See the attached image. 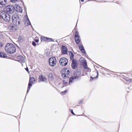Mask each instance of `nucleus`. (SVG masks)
<instances>
[{
	"label": "nucleus",
	"mask_w": 132,
	"mask_h": 132,
	"mask_svg": "<svg viewBox=\"0 0 132 132\" xmlns=\"http://www.w3.org/2000/svg\"><path fill=\"white\" fill-rule=\"evenodd\" d=\"M5 51L8 53L13 54L16 51V48L14 45L11 43H7L5 47Z\"/></svg>",
	"instance_id": "f257e3e1"
},
{
	"label": "nucleus",
	"mask_w": 132,
	"mask_h": 132,
	"mask_svg": "<svg viewBox=\"0 0 132 132\" xmlns=\"http://www.w3.org/2000/svg\"><path fill=\"white\" fill-rule=\"evenodd\" d=\"M2 18L6 22H8L10 20V16L9 13L5 12H2L0 13Z\"/></svg>",
	"instance_id": "f03ea898"
},
{
	"label": "nucleus",
	"mask_w": 132,
	"mask_h": 132,
	"mask_svg": "<svg viewBox=\"0 0 132 132\" xmlns=\"http://www.w3.org/2000/svg\"><path fill=\"white\" fill-rule=\"evenodd\" d=\"M12 21L14 24L18 25L20 24L18 15L17 14H15L12 16Z\"/></svg>",
	"instance_id": "7ed1b4c3"
},
{
	"label": "nucleus",
	"mask_w": 132,
	"mask_h": 132,
	"mask_svg": "<svg viewBox=\"0 0 132 132\" xmlns=\"http://www.w3.org/2000/svg\"><path fill=\"white\" fill-rule=\"evenodd\" d=\"M4 11L3 12H5L6 13H12L14 10V7L13 6L9 5L6 6L4 8Z\"/></svg>",
	"instance_id": "20e7f679"
},
{
	"label": "nucleus",
	"mask_w": 132,
	"mask_h": 132,
	"mask_svg": "<svg viewBox=\"0 0 132 132\" xmlns=\"http://www.w3.org/2000/svg\"><path fill=\"white\" fill-rule=\"evenodd\" d=\"M57 61L55 56H53L50 57L49 60V63L51 67H54L56 64Z\"/></svg>",
	"instance_id": "39448f33"
},
{
	"label": "nucleus",
	"mask_w": 132,
	"mask_h": 132,
	"mask_svg": "<svg viewBox=\"0 0 132 132\" xmlns=\"http://www.w3.org/2000/svg\"><path fill=\"white\" fill-rule=\"evenodd\" d=\"M68 60L65 57H62L61 58L59 61V62L61 65L65 66L68 63Z\"/></svg>",
	"instance_id": "423d86ee"
},
{
	"label": "nucleus",
	"mask_w": 132,
	"mask_h": 132,
	"mask_svg": "<svg viewBox=\"0 0 132 132\" xmlns=\"http://www.w3.org/2000/svg\"><path fill=\"white\" fill-rule=\"evenodd\" d=\"M35 80L34 78L31 77L30 78L27 89V92L29 91L32 85V84L34 83V82H35Z\"/></svg>",
	"instance_id": "0eeeda50"
},
{
	"label": "nucleus",
	"mask_w": 132,
	"mask_h": 132,
	"mask_svg": "<svg viewBox=\"0 0 132 132\" xmlns=\"http://www.w3.org/2000/svg\"><path fill=\"white\" fill-rule=\"evenodd\" d=\"M75 40L76 43L77 44H79L81 41V39L80 36H79V33L77 31L75 32Z\"/></svg>",
	"instance_id": "6e6552de"
},
{
	"label": "nucleus",
	"mask_w": 132,
	"mask_h": 132,
	"mask_svg": "<svg viewBox=\"0 0 132 132\" xmlns=\"http://www.w3.org/2000/svg\"><path fill=\"white\" fill-rule=\"evenodd\" d=\"M15 60L16 61L19 62L21 63L25 62V58L22 56L19 55L15 57Z\"/></svg>",
	"instance_id": "1a4fd4ad"
},
{
	"label": "nucleus",
	"mask_w": 132,
	"mask_h": 132,
	"mask_svg": "<svg viewBox=\"0 0 132 132\" xmlns=\"http://www.w3.org/2000/svg\"><path fill=\"white\" fill-rule=\"evenodd\" d=\"M61 74H66L67 75H70V71L67 68H65L61 70Z\"/></svg>",
	"instance_id": "9d476101"
},
{
	"label": "nucleus",
	"mask_w": 132,
	"mask_h": 132,
	"mask_svg": "<svg viewBox=\"0 0 132 132\" xmlns=\"http://www.w3.org/2000/svg\"><path fill=\"white\" fill-rule=\"evenodd\" d=\"M78 65L77 61L76 60L73 59L71 64V66L72 69H74L77 68Z\"/></svg>",
	"instance_id": "9b49d317"
},
{
	"label": "nucleus",
	"mask_w": 132,
	"mask_h": 132,
	"mask_svg": "<svg viewBox=\"0 0 132 132\" xmlns=\"http://www.w3.org/2000/svg\"><path fill=\"white\" fill-rule=\"evenodd\" d=\"M62 53L63 54H66L68 53V49L65 46L62 45L61 47Z\"/></svg>",
	"instance_id": "f8f14e48"
},
{
	"label": "nucleus",
	"mask_w": 132,
	"mask_h": 132,
	"mask_svg": "<svg viewBox=\"0 0 132 132\" xmlns=\"http://www.w3.org/2000/svg\"><path fill=\"white\" fill-rule=\"evenodd\" d=\"M48 79L51 81H54L55 78V76L51 73H49L47 76Z\"/></svg>",
	"instance_id": "ddd939ff"
},
{
	"label": "nucleus",
	"mask_w": 132,
	"mask_h": 132,
	"mask_svg": "<svg viewBox=\"0 0 132 132\" xmlns=\"http://www.w3.org/2000/svg\"><path fill=\"white\" fill-rule=\"evenodd\" d=\"M6 0H0V7L4 6L6 4Z\"/></svg>",
	"instance_id": "4468645a"
},
{
	"label": "nucleus",
	"mask_w": 132,
	"mask_h": 132,
	"mask_svg": "<svg viewBox=\"0 0 132 132\" xmlns=\"http://www.w3.org/2000/svg\"><path fill=\"white\" fill-rule=\"evenodd\" d=\"M14 24V25L11 26L10 29V30L11 31H16L17 29V27Z\"/></svg>",
	"instance_id": "2eb2a0df"
},
{
	"label": "nucleus",
	"mask_w": 132,
	"mask_h": 132,
	"mask_svg": "<svg viewBox=\"0 0 132 132\" xmlns=\"http://www.w3.org/2000/svg\"><path fill=\"white\" fill-rule=\"evenodd\" d=\"M81 72L80 70H78L77 71L76 73V76H75V77H77V78L81 76Z\"/></svg>",
	"instance_id": "dca6fc26"
},
{
	"label": "nucleus",
	"mask_w": 132,
	"mask_h": 132,
	"mask_svg": "<svg viewBox=\"0 0 132 132\" xmlns=\"http://www.w3.org/2000/svg\"><path fill=\"white\" fill-rule=\"evenodd\" d=\"M79 47L81 52L83 53L85 52V49L82 45H79Z\"/></svg>",
	"instance_id": "f3484780"
},
{
	"label": "nucleus",
	"mask_w": 132,
	"mask_h": 132,
	"mask_svg": "<svg viewBox=\"0 0 132 132\" xmlns=\"http://www.w3.org/2000/svg\"><path fill=\"white\" fill-rule=\"evenodd\" d=\"M39 78L40 80L42 81H45L46 80V78L45 77L43 76V75L40 76Z\"/></svg>",
	"instance_id": "a211bd4d"
},
{
	"label": "nucleus",
	"mask_w": 132,
	"mask_h": 132,
	"mask_svg": "<svg viewBox=\"0 0 132 132\" xmlns=\"http://www.w3.org/2000/svg\"><path fill=\"white\" fill-rule=\"evenodd\" d=\"M77 78V77H75V76L72 77L70 78L69 80V84H70L72 83V81H73V80Z\"/></svg>",
	"instance_id": "6ab92c4d"
},
{
	"label": "nucleus",
	"mask_w": 132,
	"mask_h": 132,
	"mask_svg": "<svg viewBox=\"0 0 132 132\" xmlns=\"http://www.w3.org/2000/svg\"><path fill=\"white\" fill-rule=\"evenodd\" d=\"M83 67L85 69H86L88 68L87 66V63L85 60L84 62H83Z\"/></svg>",
	"instance_id": "aec40b11"
},
{
	"label": "nucleus",
	"mask_w": 132,
	"mask_h": 132,
	"mask_svg": "<svg viewBox=\"0 0 132 132\" xmlns=\"http://www.w3.org/2000/svg\"><path fill=\"white\" fill-rule=\"evenodd\" d=\"M69 75H67L66 74H61V76L62 77L64 78L65 79L67 78H69Z\"/></svg>",
	"instance_id": "412c9836"
},
{
	"label": "nucleus",
	"mask_w": 132,
	"mask_h": 132,
	"mask_svg": "<svg viewBox=\"0 0 132 132\" xmlns=\"http://www.w3.org/2000/svg\"><path fill=\"white\" fill-rule=\"evenodd\" d=\"M6 54L4 53L0 52V57H5L7 56Z\"/></svg>",
	"instance_id": "4be33fe9"
},
{
	"label": "nucleus",
	"mask_w": 132,
	"mask_h": 132,
	"mask_svg": "<svg viewBox=\"0 0 132 132\" xmlns=\"http://www.w3.org/2000/svg\"><path fill=\"white\" fill-rule=\"evenodd\" d=\"M128 78L126 77L124 78V79L127 82L129 83H131L132 82V79H128Z\"/></svg>",
	"instance_id": "5701e85b"
},
{
	"label": "nucleus",
	"mask_w": 132,
	"mask_h": 132,
	"mask_svg": "<svg viewBox=\"0 0 132 132\" xmlns=\"http://www.w3.org/2000/svg\"><path fill=\"white\" fill-rule=\"evenodd\" d=\"M69 55L70 56V59H71L73 58L74 57V55L73 53L71 51H69Z\"/></svg>",
	"instance_id": "b1692460"
},
{
	"label": "nucleus",
	"mask_w": 132,
	"mask_h": 132,
	"mask_svg": "<svg viewBox=\"0 0 132 132\" xmlns=\"http://www.w3.org/2000/svg\"><path fill=\"white\" fill-rule=\"evenodd\" d=\"M47 37H42L41 38V42L46 41Z\"/></svg>",
	"instance_id": "393cba45"
},
{
	"label": "nucleus",
	"mask_w": 132,
	"mask_h": 132,
	"mask_svg": "<svg viewBox=\"0 0 132 132\" xmlns=\"http://www.w3.org/2000/svg\"><path fill=\"white\" fill-rule=\"evenodd\" d=\"M85 70L86 71V73H87V72H90L91 70L88 68H87L86 69H85Z\"/></svg>",
	"instance_id": "a878e982"
},
{
	"label": "nucleus",
	"mask_w": 132,
	"mask_h": 132,
	"mask_svg": "<svg viewBox=\"0 0 132 132\" xmlns=\"http://www.w3.org/2000/svg\"><path fill=\"white\" fill-rule=\"evenodd\" d=\"M53 41H54L52 39L47 37L46 41L52 42Z\"/></svg>",
	"instance_id": "bb28decb"
},
{
	"label": "nucleus",
	"mask_w": 132,
	"mask_h": 132,
	"mask_svg": "<svg viewBox=\"0 0 132 132\" xmlns=\"http://www.w3.org/2000/svg\"><path fill=\"white\" fill-rule=\"evenodd\" d=\"M67 92V91L66 90L65 91H64L61 92V94L62 95H64L65 94V93Z\"/></svg>",
	"instance_id": "cd10ccee"
},
{
	"label": "nucleus",
	"mask_w": 132,
	"mask_h": 132,
	"mask_svg": "<svg viewBox=\"0 0 132 132\" xmlns=\"http://www.w3.org/2000/svg\"><path fill=\"white\" fill-rule=\"evenodd\" d=\"M35 42H39V39L38 38H35Z\"/></svg>",
	"instance_id": "c85d7f7f"
},
{
	"label": "nucleus",
	"mask_w": 132,
	"mask_h": 132,
	"mask_svg": "<svg viewBox=\"0 0 132 132\" xmlns=\"http://www.w3.org/2000/svg\"><path fill=\"white\" fill-rule=\"evenodd\" d=\"M70 110L71 111V113L74 115H75V114L73 112V111L72 109H70Z\"/></svg>",
	"instance_id": "c756f323"
},
{
	"label": "nucleus",
	"mask_w": 132,
	"mask_h": 132,
	"mask_svg": "<svg viewBox=\"0 0 132 132\" xmlns=\"http://www.w3.org/2000/svg\"><path fill=\"white\" fill-rule=\"evenodd\" d=\"M11 2L15 3L17 1V0H10Z\"/></svg>",
	"instance_id": "7c9ffc66"
},
{
	"label": "nucleus",
	"mask_w": 132,
	"mask_h": 132,
	"mask_svg": "<svg viewBox=\"0 0 132 132\" xmlns=\"http://www.w3.org/2000/svg\"><path fill=\"white\" fill-rule=\"evenodd\" d=\"M32 45L34 46H36V43L34 42H32Z\"/></svg>",
	"instance_id": "2f4dec72"
},
{
	"label": "nucleus",
	"mask_w": 132,
	"mask_h": 132,
	"mask_svg": "<svg viewBox=\"0 0 132 132\" xmlns=\"http://www.w3.org/2000/svg\"><path fill=\"white\" fill-rule=\"evenodd\" d=\"M3 46V44L1 42H0V47H2Z\"/></svg>",
	"instance_id": "473e14b6"
},
{
	"label": "nucleus",
	"mask_w": 132,
	"mask_h": 132,
	"mask_svg": "<svg viewBox=\"0 0 132 132\" xmlns=\"http://www.w3.org/2000/svg\"><path fill=\"white\" fill-rule=\"evenodd\" d=\"M25 69L28 72H29V70L28 67H27V68H25Z\"/></svg>",
	"instance_id": "72a5a7b5"
},
{
	"label": "nucleus",
	"mask_w": 132,
	"mask_h": 132,
	"mask_svg": "<svg viewBox=\"0 0 132 132\" xmlns=\"http://www.w3.org/2000/svg\"><path fill=\"white\" fill-rule=\"evenodd\" d=\"M63 82L65 84H66L67 83V82L66 81H65L64 80H63Z\"/></svg>",
	"instance_id": "f704fd0d"
},
{
	"label": "nucleus",
	"mask_w": 132,
	"mask_h": 132,
	"mask_svg": "<svg viewBox=\"0 0 132 132\" xmlns=\"http://www.w3.org/2000/svg\"><path fill=\"white\" fill-rule=\"evenodd\" d=\"M19 8L20 9V10H19V12H21V11L22 9H21V8H20V7H19Z\"/></svg>",
	"instance_id": "c9c22d12"
},
{
	"label": "nucleus",
	"mask_w": 132,
	"mask_h": 132,
	"mask_svg": "<svg viewBox=\"0 0 132 132\" xmlns=\"http://www.w3.org/2000/svg\"><path fill=\"white\" fill-rule=\"evenodd\" d=\"M81 1L82 2H84V0H81Z\"/></svg>",
	"instance_id": "e433bc0d"
},
{
	"label": "nucleus",
	"mask_w": 132,
	"mask_h": 132,
	"mask_svg": "<svg viewBox=\"0 0 132 132\" xmlns=\"http://www.w3.org/2000/svg\"><path fill=\"white\" fill-rule=\"evenodd\" d=\"M29 25V23L28 24H27V25Z\"/></svg>",
	"instance_id": "4c0bfd02"
},
{
	"label": "nucleus",
	"mask_w": 132,
	"mask_h": 132,
	"mask_svg": "<svg viewBox=\"0 0 132 132\" xmlns=\"http://www.w3.org/2000/svg\"><path fill=\"white\" fill-rule=\"evenodd\" d=\"M97 76H98V73H97Z\"/></svg>",
	"instance_id": "58836bf2"
},
{
	"label": "nucleus",
	"mask_w": 132,
	"mask_h": 132,
	"mask_svg": "<svg viewBox=\"0 0 132 132\" xmlns=\"http://www.w3.org/2000/svg\"><path fill=\"white\" fill-rule=\"evenodd\" d=\"M129 79V78H128V79Z\"/></svg>",
	"instance_id": "ea45409f"
}]
</instances>
